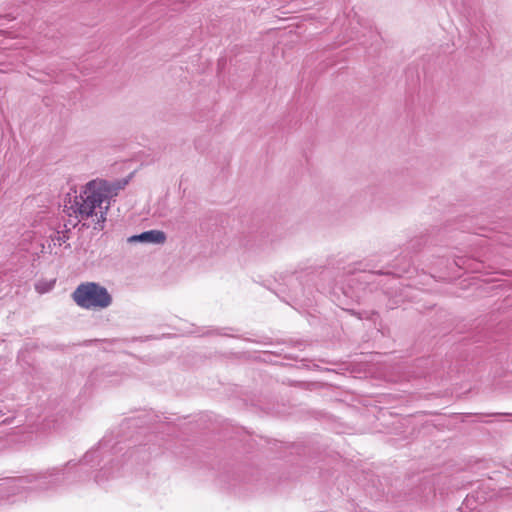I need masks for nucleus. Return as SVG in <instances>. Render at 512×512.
<instances>
[{
	"mask_svg": "<svg viewBox=\"0 0 512 512\" xmlns=\"http://www.w3.org/2000/svg\"><path fill=\"white\" fill-rule=\"evenodd\" d=\"M73 301L86 310H102L108 308L112 302V295L106 287L97 282H83L72 293Z\"/></svg>",
	"mask_w": 512,
	"mask_h": 512,
	"instance_id": "obj_3",
	"label": "nucleus"
},
{
	"mask_svg": "<svg viewBox=\"0 0 512 512\" xmlns=\"http://www.w3.org/2000/svg\"><path fill=\"white\" fill-rule=\"evenodd\" d=\"M166 241V234L161 230H149L128 238V242H141L163 244Z\"/></svg>",
	"mask_w": 512,
	"mask_h": 512,
	"instance_id": "obj_4",
	"label": "nucleus"
},
{
	"mask_svg": "<svg viewBox=\"0 0 512 512\" xmlns=\"http://www.w3.org/2000/svg\"><path fill=\"white\" fill-rule=\"evenodd\" d=\"M106 478H104V473L103 472H99L95 475V481L97 483H101L105 480Z\"/></svg>",
	"mask_w": 512,
	"mask_h": 512,
	"instance_id": "obj_5",
	"label": "nucleus"
},
{
	"mask_svg": "<svg viewBox=\"0 0 512 512\" xmlns=\"http://www.w3.org/2000/svg\"><path fill=\"white\" fill-rule=\"evenodd\" d=\"M99 459L100 449L98 448L87 452L79 464L74 463L73 461H68L64 465L48 468L45 471L33 473L24 477L9 479L7 484L8 487L14 490L25 488L40 491L53 490L68 481L73 469L78 468V472L94 462H97L98 464Z\"/></svg>",
	"mask_w": 512,
	"mask_h": 512,
	"instance_id": "obj_1",
	"label": "nucleus"
},
{
	"mask_svg": "<svg viewBox=\"0 0 512 512\" xmlns=\"http://www.w3.org/2000/svg\"><path fill=\"white\" fill-rule=\"evenodd\" d=\"M108 187L107 182L90 181L79 198L75 199V212L80 215L82 219H87L95 214L97 217L96 224L103 223L106 220V213L108 206L102 209V204L108 201Z\"/></svg>",
	"mask_w": 512,
	"mask_h": 512,
	"instance_id": "obj_2",
	"label": "nucleus"
}]
</instances>
